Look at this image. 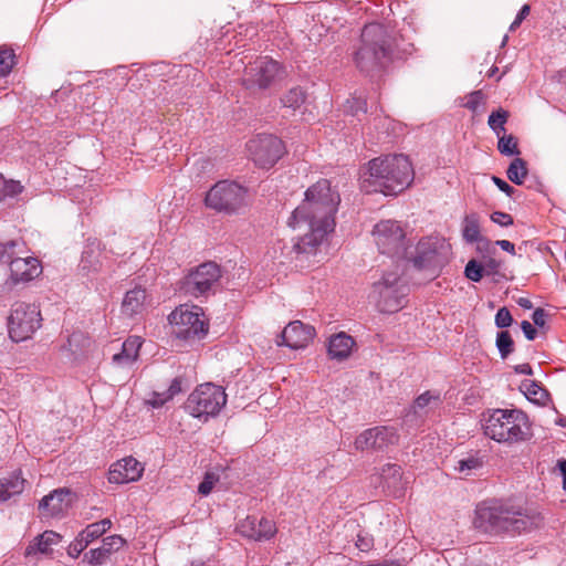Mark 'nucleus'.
<instances>
[{
    "mask_svg": "<svg viewBox=\"0 0 566 566\" xmlns=\"http://www.w3.org/2000/svg\"><path fill=\"white\" fill-rule=\"evenodd\" d=\"M95 525H97L102 534H105L112 527V521L109 518H103L95 522Z\"/></svg>",
    "mask_w": 566,
    "mask_h": 566,
    "instance_id": "nucleus-62",
    "label": "nucleus"
},
{
    "mask_svg": "<svg viewBox=\"0 0 566 566\" xmlns=\"http://www.w3.org/2000/svg\"><path fill=\"white\" fill-rule=\"evenodd\" d=\"M480 468H482V461L474 457L459 460L458 465L455 467L459 472L464 473L465 475L471 474L473 470H478Z\"/></svg>",
    "mask_w": 566,
    "mask_h": 566,
    "instance_id": "nucleus-43",
    "label": "nucleus"
},
{
    "mask_svg": "<svg viewBox=\"0 0 566 566\" xmlns=\"http://www.w3.org/2000/svg\"><path fill=\"white\" fill-rule=\"evenodd\" d=\"M70 496L71 492L67 489H56L41 499L39 507L48 509L52 514L60 513L64 509V502Z\"/></svg>",
    "mask_w": 566,
    "mask_h": 566,
    "instance_id": "nucleus-29",
    "label": "nucleus"
},
{
    "mask_svg": "<svg viewBox=\"0 0 566 566\" xmlns=\"http://www.w3.org/2000/svg\"><path fill=\"white\" fill-rule=\"evenodd\" d=\"M515 373L523 375H533V369L530 364H521L514 367Z\"/></svg>",
    "mask_w": 566,
    "mask_h": 566,
    "instance_id": "nucleus-63",
    "label": "nucleus"
},
{
    "mask_svg": "<svg viewBox=\"0 0 566 566\" xmlns=\"http://www.w3.org/2000/svg\"><path fill=\"white\" fill-rule=\"evenodd\" d=\"M521 328L528 340L535 339L537 332L528 321H523L521 323Z\"/></svg>",
    "mask_w": 566,
    "mask_h": 566,
    "instance_id": "nucleus-59",
    "label": "nucleus"
},
{
    "mask_svg": "<svg viewBox=\"0 0 566 566\" xmlns=\"http://www.w3.org/2000/svg\"><path fill=\"white\" fill-rule=\"evenodd\" d=\"M355 545L359 551L368 552L374 546V538L369 534L360 532L357 535Z\"/></svg>",
    "mask_w": 566,
    "mask_h": 566,
    "instance_id": "nucleus-51",
    "label": "nucleus"
},
{
    "mask_svg": "<svg viewBox=\"0 0 566 566\" xmlns=\"http://www.w3.org/2000/svg\"><path fill=\"white\" fill-rule=\"evenodd\" d=\"M222 271L212 261L203 262L191 270L180 280L179 290L182 294L195 298H208L218 291Z\"/></svg>",
    "mask_w": 566,
    "mask_h": 566,
    "instance_id": "nucleus-7",
    "label": "nucleus"
},
{
    "mask_svg": "<svg viewBox=\"0 0 566 566\" xmlns=\"http://www.w3.org/2000/svg\"><path fill=\"white\" fill-rule=\"evenodd\" d=\"M557 468L563 476V489L566 491V460L560 459L557 461Z\"/></svg>",
    "mask_w": 566,
    "mask_h": 566,
    "instance_id": "nucleus-64",
    "label": "nucleus"
},
{
    "mask_svg": "<svg viewBox=\"0 0 566 566\" xmlns=\"http://www.w3.org/2000/svg\"><path fill=\"white\" fill-rule=\"evenodd\" d=\"M146 290L142 287H135L126 292L122 302V312L127 316H134L139 314L145 304Z\"/></svg>",
    "mask_w": 566,
    "mask_h": 566,
    "instance_id": "nucleus-27",
    "label": "nucleus"
},
{
    "mask_svg": "<svg viewBox=\"0 0 566 566\" xmlns=\"http://www.w3.org/2000/svg\"><path fill=\"white\" fill-rule=\"evenodd\" d=\"M399 436L394 427H374L361 432L355 440L358 450H385L398 442Z\"/></svg>",
    "mask_w": 566,
    "mask_h": 566,
    "instance_id": "nucleus-16",
    "label": "nucleus"
},
{
    "mask_svg": "<svg viewBox=\"0 0 566 566\" xmlns=\"http://www.w3.org/2000/svg\"><path fill=\"white\" fill-rule=\"evenodd\" d=\"M513 317L506 307H501L495 315V325L499 328H505L511 326Z\"/></svg>",
    "mask_w": 566,
    "mask_h": 566,
    "instance_id": "nucleus-48",
    "label": "nucleus"
},
{
    "mask_svg": "<svg viewBox=\"0 0 566 566\" xmlns=\"http://www.w3.org/2000/svg\"><path fill=\"white\" fill-rule=\"evenodd\" d=\"M125 544V539L119 535H111L103 539L102 548L111 556L114 552H117Z\"/></svg>",
    "mask_w": 566,
    "mask_h": 566,
    "instance_id": "nucleus-42",
    "label": "nucleus"
},
{
    "mask_svg": "<svg viewBox=\"0 0 566 566\" xmlns=\"http://www.w3.org/2000/svg\"><path fill=\"white\" fill-rule=\"evenodd\" d=\"M484 266L476 260H470L464 270L465 276L472 282H480L484 275Z\"/></svg>",
    "mask_w": 566,
    "mask_h": 566,
    "instance_id": "nucleus-41",
    "label": "nucleus"
},
{
    "mask_svg": "<svg viewBox=\"0 0 566 566\" xmlns=\"http://www.w3.org/2000/svg\"><path fill=\"white\" fill-rule=\"evenodd\" d=\"M9 263L10 277L14 283L29 282L38 277L42 271L40 261L32 256H12Z\"/></svg>",
    "mask_w": 566,
    "mask_h": 566,
    "instance_id": "nucleus-20",
    "label": "nucleus"
},
{
    "mask_svg": "<svg viewBox=\"0 0 566 566\" xmlns=\"http://www.w3.org/2000/svg\"><path fill=\"white\" fill-rule=\"evenodd\" d=\"M304 195V200L294 209L289 218L287 226L293 230L306 231L293 245L296 254L316 256L318 251L317 184L312 185Z\"/></svg>",
    "mask_w": 566,
    "mask_h": 566,
    "instance_id": "nucleus-3",
    "label": "nucleus"
},
{
    "mask_svg": "<svg viewBox=\"0 0 566 566\" xmlns=\"http://www.w3.org/2000/svg\"><path fill=\"white\" fill-rule=\"evenodd\" d=\"M541 517L500 503L476 506L473 524L475 528L492 535H516L537 527Z\"/></svg>",
    "mask_w": 566,
    "mask_h": 566,
    "instance_id": "nucleus-2",
    "label": "nucleus"
},
{
    "mask_svg": "<svg viewBox=\"0 0 566 566\" xmlns=\"http://www.w3.org/2000/svg\"><path fill=\"white\" fill-rule=\"evenodd\" d=\"M402 269L399 263L395 269L386 272L381 280L373 284L369 297L382 313H395L402 307L403 298L408 294V286L401 279Z\"/></svg>",
    "mask_w": 566,
    "mask_h": 566,
    "instance_id": "nucleus-6",
    "label": "nucleus"
},
{
    "mask_svg": "<svg viewBox=\"0 0 566 566\" xmlns=\"http://www.w3.org/2000/svg\"><path fill=\"white\" fill-rule=\"evenodd\" d=\"M392 40L387 29L379 23L365 25L361 32V45L355 54L360 71L369 73L380 70L390 59Z\"/></svg>",
    "mask_w": 566,
    "mask_h": 566,
    "instance_id": "nucleus-5",
    "label": "nucleus"
},
{
    "mask_svg": "<svg viewBox=\"0 0 566 566\" xmlns=\"http://www.w3.org/2000/svg\"><path fill=\"white\" fill-rule=\"evenodd\" d=\"M546 317H547V313L545 312L544 308H541V307L536 308L533 312V315H532V319L534 322V325H536L537 327H544L545 326Z\"/></svg>",
    "mask_w": 566,
    "mask_h": 566,
    "instance_id": "nucleus-56",
    "label": "nucleus"
},
{
    "mask_svg": "<svg viewBox=\"0 0 566 566\" xmlns=\"http://www.w3.org/2000/svg\"><path fill=\"white\" fill-rule=\"evenodd\" d=\"M530 11H531V7L528 4H524L520 9L514 21L511 23L510 30L514 31L516 28H518L521 25V23L523 22V20L530 14Z\"/></svg>",
    "mask_w": 566,
    "mask_h": 566,
    "instance_id": "nucleus-54",
    "label": "nucleus"
},
{
    "mask_svg": "<svg viewBox=\"0 0 566 566\" xmlns=\"http://www.w3.org/2000/svg\"><path fill=\"white\" fill-rule=\"evenodd\" d=\"M413 168L405 155H386L371 159L360 174V188L386 196L403 191L413 180Z\"/></svg>",
    "mask_w": 566,
    "mask_h": 566,
    "instance_id": "nucleus-1",
    "label": "nucleus"
},
{
    "mask_svg": "<svg viewBox=\"0 0 566 566\" xmlns=\"http://www.w3.org/2000/svg\"><path fill=\"white\" fill-rule=\"evenodd\" d=\"M438 240L423 239L420 240L416 248L413 264L418 269H424L438 263Z\"/></svg>",
    "mask_w": 566,
    "mask_h": 566,
    "instance_id": "nucleus-23",
    "label": "nucleus"
},
{
    "mask_svg": "<svg viewBox=\"0 0 566 566\" xmlns=\"http://www.w3.org/2000/svg\"><path fill=\"white\" fill-rule=\"evenodd\" d=\"M227 403V394L212 382L199 385L187 398L186 411L193 418L207 422L217 417Z\"/></svg>",
    "mask_w": 566,
    "mask_h": 566,
    "instance_id": "nucleus-8",
    "label": "nucleus"
},
{
    "mask_svg": "<svg viewBox=\"0 0 566 566\" xmlns=\"http://www.w3.org/2000/svg\"><path fill=\"white\" fill-rule=\"evenodd\" d=\"M497 149L502 155L513 156L520 155L517 140L513 135H503L499 137Z\"/></svg>",
    "mask_w": 566,
    "mask_h": 566,
    "instance_id": "nucleus-37",
    "label": "nucleus"
},
{
    "mask_svg": "<svg viewBox=\"0 0 566 566\" xmlns=\"http://www.w3.org/2000/svg\"><path fill=\"white\" fill-rule=\"evenodd\" d=\"M287 76L286 69L270 56H259L244 69L242 85L250 92L265 91Z\"/></svg>",
    "mask_w": 566,
    "mask_h": 566,
    "instance_id": "nucleus-9",
    "label": "nucleus"
},
{
    "mask_svg": "<svg viewBox=\"0 0 566 566\" xmlns=\"http://www.w3.org/2000/svg\"><path fill=\"white\" fill-rule=\"evenodd\" d=\"M78 535L83 537L85 541H87L88 544H91L93 541L97 539L103 534L101 533L97 525H95V523H91Z\"/></svg>",
    "mask_w": 566,
    "mask_h": 566,
    "instance_id": "nucleus-50",
    "label": "nucleus"
},
{
    "mask_svg": "<svg viewBox=\"0 0 566 566\" xmlns=\"http://www.w3.org/2000/svg\"><path fill=\"white\" fill-rule=\"evenodd\" d=\"M181 391V381L178 378H175L171 380L169 387L165 392L167 394L166 397L174 398L176 395H178Z\"/></svg>",
    "mask_w": 566,
    "mask_h": 566,
    "instance_id": "nucleus-60",
    "label": "nucleus"
},
{
    "mask_svg": "<svg viewBox=\"0 0 566 566\" xmlns=\"http://www.w3.org/2000/svg\"><path fill=\"white\" fill-rule=\"evenodd\" d=\"M24 490V479L21 472H14L0 481V502L8 501L14 495L21 494Z\"/></svg>",
    "mask_w": 566,
    "mask_h": 566,
    "instance_id": "nucleus-28",
    "label": "nucleus"
},
{
    "mask_svg": "<svg viewBox=\"0 0 566 566\" xmlns=\"http://www.w3.org/2000/svg\"><path fill=\"white\" fill-rule=\"evenodd\" d=\"M509 118V112L500 108L496 112H492L489 116L488 124L490 128L496 134L497 137L501 136L502 133H505V123Z\"/></svg>",
    "mask_w": 566,
    "mask_h": 566,
    "instance_id": "nucleus-36",
    "label": "nucleus"
},
{
    "mask_svg": "<svg viewBox=\"0 0 566 566\" xmlns=\"http://www.w3.org/2000/svg\"><path fill=\"white\" fill-rule=\"evenodd\" d=\"M88 342L90 339L84 335V333L80 331L73 332L67 336L66 343L62 345L61 349L76 356L86 347V345H88Z\"/></svg>",
    "mask_w": 566,
    "mask_h": 566,
    "instance_id": "nucleus-30",
    "label": "nucleus"
},
{
    "mask_svg": "<svg viewBox=\"0 0 566 566\" xmlns=\"http://www.w3.org/2000/svg\"><path fill=\"white\" fill-rule=\"evenodd\" d=\"M41 322L42 316L38 305L15 302L8 317L9 336L15 343L27 340L41 327Z\"/></svg>",
    "mask_w": 566,
    "mask_h": 566,
    "instance_id": "nucleus-12",
    "label": "nucleus"
},
{
    "mask_svg": "<svg viewBox=\"0 0 566 566\" xmlns=\"http://www.w3.org/2000/svg\"><path fill=\"white\" fill-rule=\"evenodd\" d=\"M440 402V397L438 395H432L431 392L427 391L422 395H420L416 401L415 407L418 409H423L428 406H438Z\"/></svg>",
    "mask_w": 566,
    "mask_h": 566,
    "instance_id": "nucleus-46",
    "label": "nucleus"
},
{
    "mask_svg": "<svg viewBox=\"0 0 566 566\" xmlns=\"http://www.w3.org/2000/svg\"><path fill=\"white\" fill-rule=\"evenodd\" d=\"M305 92L301 87H293L281 97L284 107L296 109L305 102Z\"/></svg>",
    "mask_w": 566,
    "mask_h": 566,
    "instance_id": "nucleus-35",
    "label": "nucleus"
},
{
    "mask_svg": "<svg viewBox=\"0 0 566 566\" xmlns=\"http://www.w3.org/2000/svg\"><path fill=\"white\" fill-rule=\"evenodd\" d=\"M109 556L104 552V549L99 546L97 548L90 549L84 555V559L90 565H103Z\"/></svg>",
    "mask_w": 566,
    "mask_h": 566,
    "instance_id": "nucleus-44",
    "label": "nucleus"
},
{
    "mask_svg": "<svg viewBox=\"0 0 566 566\" xmlns=\"http://www.w3.org/2000/svg\"><path fill=\"white\" fill-rule=\"evenodd\" d=\"M520 389L530 401L534 402H541L547 396L546 390L537 381L531 379L523 380Z\"/></svg>",
    "mask_w": 566,
    "mask_h": 566,
    "instance_id": "nucleus-31",
    "label": "nucleus"
},
{
    "mask_svg": "<svg viewBox=\"0 0 566 566\" xmlns=\"http://www.w3.org/2000/svg\"><path fill=\"white\" fill-rule=\"evenodd\" d=\"M248 151L254 164L261 168H271L284 155L283 142L271 134H259L247 143Z\"/></svg>",
    "mask_w": 566,
    "mask_h": 566,
    "instance_id": "nucleus-14",
    "label": "nucleus"
},
{
    "mask_svg": "<svg viewBox=\"0 0 566 566\" xmlns=\"http://www.w3.org/2000/svg\"><path fill=\"white\" fill-rule=\"evenodd\" d=\"M340 203V196L337 189L332 188L331 181L321 180V248L326 242L336 250L338 242L332 244L328 235L334 232L336 227V213Z\"/></svg>",
    "mask_w": 566,
    "mask_h": 566,
    "instance_id": "nucleus-15",
    "label": "nucleus"
},
{
    "mask_svg": "<svg viewBox=\"0 0 566 566\" xmlns=\"http://www.w3.org/2000/svg\"><path fill=\"white\" fill-rule=\"evenodd\" d=\"M373 235L378 250L392 259L403 261L408 258L406 233L401 226L394 220H382L373 230Z\"/></svg>",
    "mask_w": 566,
    "mask_h": 566,
    "instance_id": "nucleus-13",
    "label": "nucleus"
},
{
    "mask_svg": "<svg viewBox=\"0 0 566 566\" xmlns=\"http://www.w3.org/2000/svg\"><path fill=\"white\" fill-rule=\"evenodd\" d=\"M166 392L163 391V392H156L154 391L150 396V398L147 400V403L151 407V408H160L163 407L166 402H168L169 400H171V398H168L166 397Z\"/></svg>",
    "mask_w": 566,
    "mask_h": 566,
    "instance_id": "nucleus-53",
    "label": "nucleus"
},
{
    "mask_svg": "<svg viewBox=\"0 0 566 566\" xmlns=\"http://www.w3.org/2000/svg\"><path fill=\"white\" fill-rule=\"evenodd\" d=\"M492 180L501 191H503L504 193H506L510 197L513 195L514 188L512 186H510L505 180H503L496 176H493Z\"/></svg>",
    "mask_w": 566,
    "mask_h": 566,
    "instance_id": "nucleus-58",
    "label": "nucleus"
},
{
    "mask_svg": "<svg viewBox=\"0 0 566 566\" xmlns=\"http://www.w3.org/2000/svg\"><path fill=\"white\" fill-rule=\"evenodd\" d=\"M143 340L139 336H129L122 345V350L113 356L118 366H130L139 355Z\"/></svg>",
    "mask_w": 566,
    "mask_h": 566,
    "instance_id": "nucleus-25",
    "label": "nucleus"
},
{
    "mask_svg": "<svg viewBox=\"0 0 566 566\" xmlns=\"http://www.w3.org/2000/svg\"><path fill=\"white\" fill-rule=\"evenodd\" d=\"M344 112L353 116H357L359 112L365 114L367 112V103L364 98L354 96L344 104Z\"/></svg>",
    "mask_w": 566,
    "mask_h": 566,
    "instance_id": "nucleus-40",
    "label": "nucleus"
},
{
    "mask_svg": "<svg viewBox=\"0 0 566 566\" xmlns=\"http://www.w3.org/2000/svg\"><path fill=\"white\" fill-rule=\"evenodd\" d=\"M491 220L500 227H510L514 223L513 217L506 212L495 211L491 214Z\"/></svg>",
    "mask_w": 566,
    "mask_h": 566,
    "instance_id": "nucleus-52",
    "label": "nucleus"
},
{
    "mask_svg": "<svg viewBox=\"0 0 566 566\" xmlns=\"http://www.w3.org/2000/svg\"><path fill=\"white\" fill-rule=\"evenodd\" d=\"M237 531L242 536L254 541H268L276 533L275 524L265 517L249 515L240 521Z\"/></svg>",
    "mask_w": 566,
    "mask_h": 566,
    "instance_id": "nucleus-19",
    "label": "nucleus"
},
{
    "mask_svg": "<svg viewBox=\"0 0 566 566\" xmlns=\"http://www.w3.org/2000/svg\"><path fill=\"white\" fill-rule=\"evenodd\" d=\"M354 345L353 337L344 332L333 335L327 345L328 357L333 360L343 361L350 356Z\"/></svg>",
    "mask_w": 566,
    "mask_h": 566,
    "instance_id": "nucleus-22",
    "label": "nucleus"
},
{
    "mask_svg": "<svg viewBox=\"0 0 566 566\" xmlns=\"http://www.w3.org/2000/svg\"><path fill=\"white\" fill-rule=\"evenodd\" d=\"M104 259L101 242L96 238H88L78 264L80 274L90 281L96 279L104 269Z\"/></svg>",
    "mask_w": 566,
    "mask_h": 566,
    "instance_id": "nucleus-17",
    "label": "nucleus"
},
{
    "mask_svg": "<svg viewBox=\"0 0 566 566\" xmlns=\"http://www.w3.org/2000/svg\"><path fill=\"white\" fill-rule=\"evenodd\" d=\"M380 475L387 488L396 490L401 486L402 472L398 464L385 465Z\"/></svg>",
    "mask_w": 566,
    "mask_h": 566,
    "instance_id": "nucleus-32",
    "label": "nucleus"
},
{
    "mask_svg": "<svg viewBox=\"0 0 566 566\" xmlns=\"http://www.w3.org/2000/svg\"><path fill=\"white\" fill-rule=\"evenodd\" d=\"M24 187L20 181L7 179L0 174V201L15 198L23 191Z\"/></svg>",
    "mask_w": 566,
    "mask_h": 566,
    "instance_id": "nucleus-33",
    "label": "nucleus"
},
{
    "mask_svg": "<svg viewBox=\"0 0 566 566\" xmlns=\"http://www.w3.org/2000/svg\"><path fill=\"white\" fill-rule=\"evenodd\" d=\"M18 245H20V242L15 240H11L6 243L0 242V261L10 262L14 254L13 249Z\"/></svg>",
    "mask_w": 566,
    "mask_h": 566,
    "instance_id": "nucleus-47",
    "label": "nucleus"
},
{
    "mask_svg": "<svg viewBox=\"0 0 566 566\" xmlns=\"http://www.w3.org/2000/svg\"><path fill=\"white\" fill-rule=\"evenodd\" d=\"M484 434L500 443H518L532 437L528 417L518 409H495L485 419Z\"/></svg>",
    "mask_w": 566,
    "mask_h": 566,
    "instance_id": "nucleus-4",
    "label": "nucleus"
},
{
    "mask_svg": "<svg viewBox=\"0 0 566 566\" xmlns=\"http://www.w3.org/2000/svg\"><path fill=\"white\" fill-rule=\"evenodd\" d=\"M14 52L7 48H0V76L10 74L14 65Z\"/></svg>",
    "mask_w": 566,
    "mask_h": 566,
    "instance_id": "nucleus-38",
    "label": "nucleus"
},
{
    "mask_svg": "<svg viewBox=\"0 0 566 566\" xmlns=\"http://www.w3.org/2000/svg\"><path fill=\"white\" fill-rule=\"evenodd\" d=\"M513 339L509 332H500L496 336V347L504 359L513 352Z\"/></svg>",
    "mask_w": 566,
    "mask_h": 566,
    "instance_id": "nucleus-39",
    "label": "nucleus"
},
{
    "mask_svg": "<svg viewBox=\"0 0 566 566\" xmlns=\"http://www.w3.org/2000/svg\"><path fill=\"white\" fill-rule=\"evenodd\" d=\"M205 203L217 212L235 214L248 207V189L235 181L220 180L209 189Z\"/></svg>",
    "mask_w": 566,
    "mask_h": 566,
    "instance_id": "nucleus-11",
    "label": "nucleus"
},
{
    "mask_svg": "<svg viewBox=\"0 0 566 566\" xmlns=\"http://www.w3.org/2000/svg\"><path fill=\"white\" fill-rule=\"evenodd\" d=\"M482 265L484 266V272L486 274H495L501 266V262L494 258H488Z\"/></svg>",
    "mask_w": 566,
    "mask_h": 566,
    "instance_id": "nucleus-57",
    "label": "nucleus"
},
{
    "mask_svg": "<svg viewBox=\"0 0 566 566\" xmlns=\"http://www.w3.org/2000/svg\"><path fill=\"white\" fill-rule=\"evenodd\" d=\"M495 244L499 245L502 250H504L511 254H515V247L509 240H497L495 242Z\"/></svg>",
    "mask_w": 566,
    "mask_h": 566,
    "instance_id": "nucleus-61",
    "label": "nucleus"
},
{
    "mask_svg": "<svg viewBox=\"0 0 566 566\" xmlns=\"http://www.w3.org/2000/svg\"><path fill=\"white\" fill-rule=\"evenodd\" d=\"M462 238L468 243L483 242L489 245V241L482 237L480 228V217L476 212L465 214L462 221Z\"/></svg>",
    "mask_w": 566,
    "mask_h": 566,
    "instance_id": "nucleus-26",
    "label": "nucleus"
},
{
    "mask_svg": "<svg viewBox=\"0 0 566 566\" xmlns=\"http://www.w3.org/2000/svg\"><path fill=\"white\" fill-rule=\"evenodd\" d=\"M143 473L140 463L129 457L115 463L109 470L108 481L111 483L124 484L137 481Z\"/></svg>",
    "mask_w": 566,
    "mask_h": 566,
    "instance_id": "nucleus-21",
    "label": "nucleus"
},
{
    "mask_svg": "<svg viewBox=\"0 0 566 566\" xmlns=\"http://www.w3.org/2000/svg\"><path fill=\"white\" fill-rule=\"evenodd\" d=\"M202 307L193 304H181L172 311L169 323L172 325L174 335L185 342L201 340L209 331V324L203 319Z\"/></svg>",
    "mask_w": 566,
    "mask_h": 566,
    "instance_id": "nucleus-10",
    "label": "nucleus"
},
{
    "mask_svg": "<svg viewBox=\"0 0 566 566\" xmlns=\"http://www.w3.org/2000/svg\"><path fill=\"white\" fill-rule=\"evenodd\" d=\"M212 488H213V480L209 474H207L205 476V479L199 483L198 492L201 495L207 496L210 494Z\"/></svg>",
    "mask_w": 566,
    "mask_h": 566,
    "instance_id": "nucleus-55",
    "label": "nucleus"
},
{
    "mask_svg": "<svg viewBox=\"0 0 566 566\" xmlns=\"http://www.w3.org/2000/svg\"><path fill=\"white\" fill-rule=\"evenodd\" d=\"M507 178L515 185H522L527 175L526 161L520 157L515 158L506 170Z\"/></svg>",
    "mask_w": 566,
    "mask_h": 566,
    "instance_id": "nucleus-34",
    "label": "nucleus"
},
{
    "mask_svg": "<svg viewBox=\"0 0 566 566\" xmlns=\"http://www.w3.org/2000/svg\"><path fill=\"white\" fill-rule=\"evenodd\" d=\"M483 93L481 91H474L467 97L464 107L472 112H476L480 105L483 103Z\"/></svg>",
    "mask_w": 566,
    "mask_h": 566,
    "instance_id": "nucleus-49",
    "label": "nucleus"
},
{
    "mask_svg": "<svg viewBox=\"0 0 566 566\" xmlns=\"http://www.w3.org/2000/svg\"><path fill=\"white\" fill-rule=\"evenodd\" d=\"M62 539V536L54 531H45L38 535L25 548V557H30L36 554H49L51 547L57 545Z\"/></svg>",
    "mask_w": 566,
    "mask_h": 566,
    "instance_id": "nucleus-24",
    "label": "nucleus"
},
{
    "mask_svg": "<svg viewBox=\"0 0 566 566\" xmlns=\"http://www.w3.org/2000/svg\"><path fill=\"white\" fill-rule=\"evenodd\" d=\"M88 545L90 544L87 541L77 535L75 539L69 545L67 555L72 558H77Z\"/></svg>",
    "mask_w": 566,
    "mask_h": 566,
    "instance_id": "nucleus-45",
    "label": "nucleus"
},
{
    "mask_svg": "<svg viewBox=\"0 0 566 566\" xmlns=\"http://www.w3.org/2000/svg\"><path fill=\"white\" fill-rule=\"evenodd\" d=\"M315 333L314 326L305 325L301 321H294L284 327L276 344L291 349L304 348L313 339Z\"/></svg>",
    "mask_w": 566,
    "mask_h": 566,
    "instance_id": "nucleus-18",
    "label": "nucleus"
}]
</instances>
